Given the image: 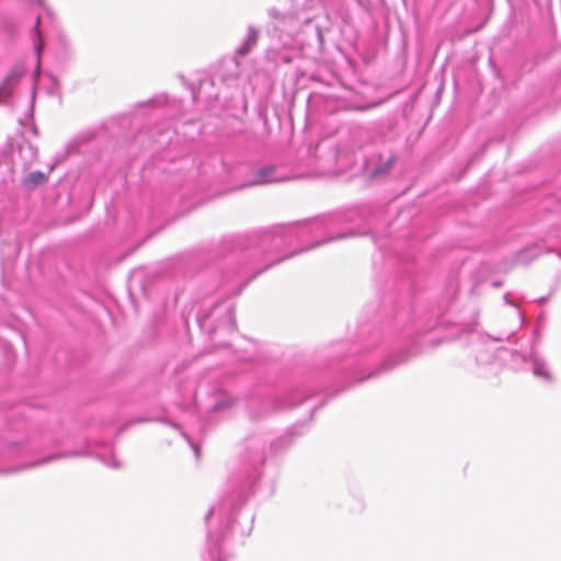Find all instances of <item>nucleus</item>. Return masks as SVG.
<instances>
[{"instance_id":"nucleus-1","label":"nucleus","mask_w":561,"mask_h":561,"mask_svg":"<svg viewBox=\"0 0 561 561\" xmlns=\"http://www.w3.org/2000/svg\"><path fill=\"white\" fill-rule=\"evenodd\" d=\"M48 180L47 174L42 171L31 172L26 178L23 179V184L26 187L34 188L46 183Z\"/></svg>"},{"instance_id":"nucleus-2","label":"nucleus","mask_w":561,"mask_h":561,"mask_svg":"<svg viewBox=\"0 0 561 561\" xmlns=\"http://www.w3.org/2000/svg\"><path fill=\"white\" fill-rule=\"evenodd\" d=\"M275 172V168L272 165L262 168L256 173V179L253 182V185H264L268 184L271 182H274L273 180H270L268 176H271Z\"/></svg>"},{"instance_id":"nucleus-3","label":"nucleus","mask_w":561,"mask_h":561,"mask_svg":"<svg viewBox=\"0 0 561 561\" xmlns=\"http://www.w3.org/2000/svg\"><path fill=\"white\" fill-rule=\"evenodd\" d=\"M256 39H257L256 32H251L245 46L239 50L240 54H242V55L247 54L251 49V47L255 44Z\"/></svg>"}]
</instances>
